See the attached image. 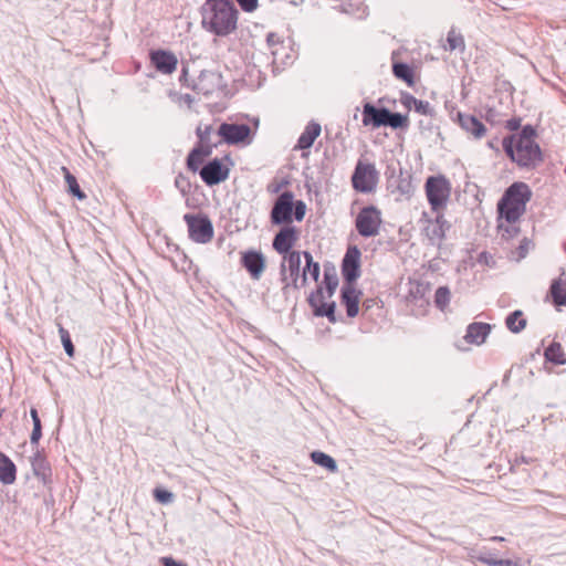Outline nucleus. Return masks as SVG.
Masks as SVG:
<instances>
[{
  "label": "nucleus",
  "mask_w": 566,
  "mask_h": 566,
  "mask_svg": "<svg viewBox=\"0 0 566 566\" xmlns=\"http://www.w3.org/2000/svg\"><path fill=\"white\" fill-rule=\"evenodd\" d=\"M283 189V178L276 176L268 186V191L271 193H279Z\"/></svg>",
  "instance_id": "obj_44"
},
{
  "label": "nucleus",
  "mask_w": 566,
  "mask_h": 566,
  "mask_svg": "<svg viewBox=\"0 0 566 566\" xmlns=\"http://www.w3.org/2000/svg\"><path fill=\"white\" fill-rule=\"evenodd\" d=\"M200 177L208 186H214L228 179L229 169L216 158L201 168Z\"/></svg>",
  "instance_id": "obj_12"
},
{
  "label": "nucleus",
  "mask_w": 566,
  "mask_h": 566,
  "mask_svg": "<svg viewBox=\"0 0 566 566\" xmlns=\"http://www.w3.org/2000/svg\"><path fill=\"white\" fill-rule=\"evenodd\" d=\"M491 539L495 541V542H503L504 537H502V536H493Z\"/></svg>",
  "instance_id": "obj_54"
},
{
  "label": "nucleus",
  "mask_w": 566,
  "mask_h": 566,
  "mask_svg": "<svg viewBox=\"0 0 566 566\" xmlns=\"http://www.w3.org/2000/svg\"><path fill=\"white\" fill-rule=\"evenodd\" d=\"M59 332H60L61 340H62L63 347L65 349V353L70 357H72L74 355V346L72 344L69 332L66 329H64L63 327H60Z\"/></svg>",
  "instance_id": "obj_40"
},
{
  "label": "nucleus",
  "mask_w": 566,
  "mask_h": 566,
  "mask_svg": "<svg viewBox=\"0 0 566 566\" xmlns=\"http://www.w3.org/2000/svg\"><path fill=\"white\" fill-rule=\"evenodd\" d=\"M62 170L64 172V177H65V181H66L69 191L73 196H75L77 199L83 200L86 196L81 190V188H80V186L77 184L76 178L67 170V168L63 167Z\"/></svg>",
  "instance_id": "obj_33"
},
{
  "label": "nucleus",
  "mask_w": 566,
  "mask_h": 566,
  "mask_svg": "<svg viewBox=\"0 0 566 566\" xmlns=\"http://www.w3.org/2000/svg\"><path fill=\"white\" fill-rule=\"evenodd\" d=\"M238 14L232 0H207L201 7V25L217 36H227L237 30Z\"/></svg>",
  "instance_id": "obj_1"
},
{
  "label": "nucleus",
  "mask_w": 566,
  "mask_h": 566,
  "mask_svg": "<svg viewBox=\"0 0 566 566\" xmlns=\"http://www.w3.org/2000/svg\"><path fill=\"white\" fill-rule=\"evenodd\" d=\"M384 126H389L394 129H397V128L406 129L409 127V118L407 115H402L399 113H391L387 109Z\"/></svg>",
  "instance_id": "obj_31"
},
{
  "label": "nucleus",
  "mask_w": 566,
  "mask_h": 566,
  "mask_svg": "<svg viewBox=\"0 0 566 566\" xmlns=\"http://www.w3.org/2000/svg\"><path fill=\"white\" fill-rule=\"evenodd\" d=\"M273 248L280 253L283 254V228L279 230L273 240Z\"/></svg>",
  "instance_id": "obj_46"
},
{
  "label": "nucleus",
  "mask_w": 566,
  "mask_h": 566,
  "mask_svg": "<svg viewBox=\"0 0 566 566\" xmlns=\"http://www.w3.org/2000/svg\"><path fill=\"white\" fill-rule=\"evenodd\" d=\"M499 566H521L517 562L511 560V559H501V563Z\"/></svg>",
  "instance_id": "obj_51"
},
{
  "label": "nucleus",
  "mask_w": 566,
  "mask_h": 566,
  "mask_svg": "<svg viewBox=\"0 0 566 566\" xmlns=\"http://www.w3.org/2000/svg\"><path fill=\"white\" fill-rule=\"evenodd\" d=\"M156 500H158L161 503H168L172 500V493L166 490H155L154 493Z\"/></svg>",
  "instance_id": "obj_45"
},
{
  "label": "nucleus",
  "mask_w": 566,
  "mask_h": 566,
  "mask_svg": "<svg viewBox=\"0 0 566 566\" xmlns=\"http://www.w3.org/2000/svg\"><path fill=\"white\" fill-rule=\"evenodd\" d=\"M434 219H427L423 228L424 234L433 242L443 240L447 230V220L444 219L443 211H433Z\"/></svg>",
  "instance_id": "obj_16"
},
{
  "label": "nucleus",
  "mask_w": 566,
  "mask_h": 566,
  "mask_svg": "<svg viewBox=\"0 0 566 566\" xmlns=\"http://www.w3.org/2000/svg\"><path fill=\"white\" fill-rule=\"evenodd\" d=\"M30 415L33 421V427H41V420L39 418L36 409L32 408Z\"/></svg>",
  "instance_id": "obj_49"
},
{
  "label": "nucleus",
  "mask_w": 566,
  "mask_h": 566,
  "mask_svg": "<svg viewBox=\"0 0 566 566\" xmlns=\"http://www.w3.org/2000/svg\"><path fill=\"white\" fill-rule=\"evenodd\" d=\"M220 84V76L212 71H202L196 80L192 88L199 94L210 95Z\"/></svg>",
  "instance_id": "obj_18"
},
{
  "label": "nucleus",
  "mask_w": 566,
  "mask_h": 566,
  "mask_svg": "<svg viewBox=\"0 0 566 566\" xmlns=\"http://www.w3.org/2000/svg\"><path fill=\"white\" fill-rule=\"evenodd\" d=\"M549 293L556 306H566V273L563 272L553 281Z\"/></svg>",
  "instance_id": "obj_23"
},
{
  "label": "nucleus",
  "mask_w": 566,
  "mask_h": 566,
  "mask_svg": "<svg viewBox=\"0 0 566 566\" xmlns=\"http://www.w3.org/2000/svg\"><path fill=\"white\" fill-rule=\"evenodd\" d=\"M545 360L554 365L566 364V353L560 343L552 342L544 350Z\"/></svg>",
  "instance_id": "obj_24"
},
{
  "label": "nucleus",
  "mask_w": 566,
  "mask_h": 566,
  "mask_svg": "<svg viewBox=\"0 0 566 566\" xmlns=\"http://www.w3.org/2000/svg\"><path fill=\"white\" fill-rule=\"evenodd\" d=\"M271 220L275 224L283 223V193H280L275 200L271 212Z\"/></svg>",
  "instance_id": "obj_37"
},
{
  "label": "nucleus",
  "mask_w": 566,
  "mask_h": 566,
  "mask_svg": "<svg viewBox=\"0 0 566 566\" xmlns=\"http://www.w3.org/2000/svg\"><path fill=\"white\" fill-rule=\"evenodd\" d=\"M369 302H370L369 300L365 301L363 303V306H365L366 308H369L370 307V303Z\"/></svg>",
  "instance_id": "obj_55"
},
{
  "label": "nucleus",
  "mask_w": 566,
  "mask_h": 566,
  "mask_svg": "<svg viewBox=\"0 0 566 566\" xmlns=\"http://www.w3.org/2000/svg\"><path fill=\"white\" fill-rule=\"evenodd\" d=\"M518 125H520V124H518V122H516V120H510V122L507 123V126H509V128H511V129H516V128L518 127Z\"/></svg>",
  "instance_id": "obj_52"
},
{
  "label": "nucleus",
  "mask_w": 566,
  "mask_h": 566,
  "mask_svg": "<svg viewBox=\"0 0 566 566\" xmlns=\"http://www.w3.org/2000/svg\"><path fill=\"white\" fill-rule=\"evenodd\" d=\"M245 12H253L258 8V0H235Z\"/></svg>",
  "instance_id": "obj_43"
},
{
  "label": "nucleus",
  "mask_w": 566,
  "mask_h": 566,
  "mask_svg": "<svg viewBox=\"0 0 566 566\" xmlns=\"http://www.w3.org/2000/svg\"><path fill=\"white\" fill-rule=\"evenodd\" d=\"M457 119L460 127L473 138L481 139L485 136L488 129L478 117L459 112Z\"/></svg>",
  "instance_id": "obj_15"
},
{
  "label": "nucleus",
  "mask_w": 566,
  "mask_h": 566,
  "mask_svg": "<svg viewBox=\"0 0 566 566\" xmlns=\"http://www.w3.org/2000/svg\"><path fill=\"white\" fill-rule=\"evenodd\" d=\"M250 134L251 128L245 124L222 123L218 129V135L229 145L245 142Z\"/></svg>",
  "instance_id": "obj_11"
},
{
  "label": "nucleus",
  "mask_w": 566,
  "mask_h": 566,
  "mask_svg": "<svg viewBox=\"0 0 566 566\" xmlns=\"http://www.w3.org/2000/svg\"><path fill=\"white\" fill-rule=\"evenodd\" d=\"M306 213V205L301 200H294L293 195L285 192V223L292 220L302 221Z\"/></svg>",
  "instance_id": "obj_21"
},
{
  "label": "nucleus",
  "mask_w": 566,
  "mask_h": 566,
  "mask_svg": "<svg viewBox=\"0 0 566 566\" xmlns=\"http://www.w3.org/2000/svg\"><path fill=\"white\" fill-rule=\"evenodd\" d=\"M321 124L315 120H311L310 123H307L304 130L300 135L297 143L293 147V150L302 151V158H307L310 156L311 147L313 146L314 142L321 136Z\"/></svg>",
  "instance_id": "obj_10"
},
{
  "label": "nucleus",
  "mask_w": 566,
  "mask_h": 566,
  "mask_svg": "<svg viewBox=\"0 0 566 566\" xmlns=\"http://www.w3.org/2000/svg\"><path fill=\"white\" fill-rule=\"evenodd\" d=\"M447 42L449 44L450 50H457V49L464 48L463 36L454 31H450L448 33Z\"/></svg>",
  "instance_id": "obj_39"
},
{
  "label": "nucleus",
  "mask_w": 566,
  "mask_h": 566,
  "mask_svg": "<svg viewBox=\"0 0 566 566\" xmlns=\"http://www.w3.org/2000/svg\"><path fill=\"white\" fill-rule=\"evenodd\" d=\"M290 277L296 289L310 283H316L319 275V265L313 262L308 252H291L287 256Z\"/></svg>",
  "instance_id": "obj_4"
},
{
  "label": "nucleus",
  "mask_w": 566,
  "mask_h": 566,
  "mask_svg": "<svg viewBox=\"0 0 566 566\" xmlns=\"http://www.w3.org/2000/svg\"><path fill=\"white\" fill-rule=\"evenodd\" d=\"M520 229L515 223H507L505 219L497 217V232L503 240H511L518 234Z\"/></svg>",
  "instance_id": "obj_32"
},
{
  "label": "nucleus",
  "mask_w": 566,
  "mask_h": 566,
  "mask_svg": "<svg viewBox=\"0 0 566 566\" xmlns=\"http://www.w3.org/2000/svg\"><path fill=\"white\" fill-rule=\"evenodd\" d=\"M491 332V325L488 323H471L464 335V340L470 345H482Z\"/></svg>",
  "instance_id": "obj_19"
},
{
  "label": "nucleus",
  "mask_w": 566,
  "mask_h": 566,
  "mask_svg": "<svg viewBox=\"0 0 566 566\" xmlns=\"http://www.w3.org/2000/svg\"><path fill=\"white\" fill-rule=\"evenodd\" d=\"M211 154V149L203 147L193 148L187 157V166L191 171H197L203 158Z\"/></svg>",
  "instance_id": "obj_29"
},
{
  "label": "nucleus",
  "mask_w": 566,
  "mask_h": 566,
  "mask_svg": "<svg viewBox=\"0 0 566 566\" xmlns=\"http://www.w3.org/2000/svg\"><path fill=\"white\" fill-rule=\"evenodd\" d=\"M360 250L357 247H349L342 263V274L346 283H355L360 275Z\"/></svg>",
  "instance_id": "obj_9"
},
{
  "label": "nucleus",
  "mask_w": 566,
  "mask_h": 566,
  "mask_svg": "<svg viewBox=\"0 0 566 566\" xmlns=\"http://www.w3.org/2000/svg\"><path fill=\"white\" fill-rule=\"evenodd\" d=\"M211 133H212V126L211 125H207L205 127L199 126L197 128V136H198L199 142H200V146L199 147H203L205 149H211L212 150V147L217 146V143H212L211 142V138H210Z\"/></svg>",
  "instance_id": "obj_34"
},
{
  "label": "nucleus",
  "mask_w": 566,
  "mask_h": 566,
  "mask_svg": "<svg viewBox=\"0 0 566 566\" xmlns=\"http://www.w3.org/2000/svg\"><path fill=\"white\" fill-rule=\"evenodd\" d=\"M392 73L397 78L403 81L408 86H415V72L408 64L395 63L392 65Z\"/></svg>",
  "instance_id": "obj_27"
},
{
  "label": "nucleus",
  "mask_w": 566,
  "mask_h": 566,
  "mask_svg": "<svg viewBox=\"0 0 566 566\" xmlns=\"http://www.w3.org/2000/svg\"><path fill=\"white\" fill-rule=\"evenodd\" d=\"M476 558L479 562L488 566H499L501 563V559L495 558L491 554H481Z\"/></svg>",
  "instance_id": "obj_42"
},
{
  "label": "nucleus",
  "mask_w": 566,
  "mask_h": 566,
  "mask_svg": "<svg viewBox=\"0 0 566 566\" xmlns=\"http://www.w3.org/2000/svg\"><path fill=\"white\" fill-rule=\"evenodd\" d=\"M150 59L157 71L164 74H171L177 69L178 60L171 52L158 50L150 54Z\"/></svg>",
  "instance_id": "obj_17"
},
{
  "label": "nucleus",
  "mask_w": 566,
  "mask_h": 566,
  "mask_svg": "<svg viewBox=\"0 0 566 566\" xmlns=\"http://www.w3.org/2000/svg\"><path fill=\"white\" fill-rule=\"evenodd\" d=\"M17 469L14 463L3 453H0V481L12 484L15 481Z\"/></svg>",
  "instance_id": "obj_25"
},
{
  "label": "nucleus",
  "mask_w": 566,
  "mask_h": 566,
  "mask_svg": "<svg viewBox=\"0 0 566 566\" xmlns=\"http://www.w3.org/2000/svg\"><path fill=\"white\" fill-rule=\"evenodd\" d=\"M163 563H164V565H165V566H187V565H185V564H182V563H178V562H176V560H175L174 558H171V557H164V558H163Z\"/></svg>",
  "instance_id": "obj_50"
},
{
  "label": "nucleus",
  "mask_w": 566,
  "mask_h": 566,
  "mask_svg": "<svg viewBox=\"0 0 566 566\" xmlns=\"http://www.w3.org/2000/svg\"><path fill=\"white\" fill-rule=\"evenodd\" d=\"M311 460L316 464L319 465L327 471L334 473L337 471V463L336 461L328 454L322 452V451H313L311 453Z\"/></svg>",
  "instance_id": "obj_28"
},
{
  "label": "nucleus",
  "mask_w": 566,
  "mask_h": 566,
  "mask_svg": "<svg viewBox=\"0 0 566 566\" xmlns=\"http://www.w3.org/2000/svg\"><path fill=\"white\" fill-rule=\"evenodd\" d=\"M176 187L180 188L181 191L185 193L186 189L181 187V181L179 180V177L175 180Z\"/></svg>",
  "instance_id": "obj_53"
},
{
  "label": "nucleus",
  "mask_w": 566,
  "mask_h": 566,
  "mask_svg": "<svg viewBox=\"0 0 566 566\" xmlns=\"http://www.w3.org/2000/svg\"><path fill=\"white\" fill-rule=\"evenodd\" d=\"M387 109L377 108L370 103L364 104L363 107V125L378 128L385 125Z\"/></svg>",
  "instance_id": "obj_20"
},
{
  "label": "nucleus",
  "mask_w": 566,
  "mask_h": 566,
  "mask_svg": "<svg viewBox=\"0 0 566 566\" xmlns=\"http://www.w3.org/2000/svg\"><path fill=\"white\" fill-rule=\"evenodd\" d=\"M350 181L355 191L360 193H373L376 191L379 184V171L374 163L359 158Z\"/></svg>",
  "instance_id": "obj_6"
},
{
  "label": "nucleus",
  "mask_w": 566,
  "mask_h": 566,
  "mask_svg": "<svg viewBox=\"0 0 566 566\" xmlns=\"http://www.w3.org/2000/svg\"><path fill=\"white\" fill-rule=\"evenodd\" d=\"M361 292L354 283H345L342 289V304L346 308V314L349 317L357 316L359 312Z\"/></svg>",
  "instance_id": "obj_14"
},
{
  "label": "nucleus",
  "mask_w": 566,
  "mask_h": 566,
  "mask_svg": "<svg viewBox=\"0 0 566 566\" xmlns=\"http://www.w3.org/2000/svg\"><path fill=\"white\" fill-rule=\"evenodd\" d=\"M300 231L292 227L290 223H285V255L289 252V249L295 243L298 239Z\"/></svg>",
  "instance_id": "obj_38"
},
{
  "label": "nucleus",
  "mask_w": 566,
  "mask_h": 566,
  "mask_svg": "<svg viewBox=\"0 0 566 566\" xmlns=\"http://www.w3.org/2000/svg\"><path fill=\"white\" fill-rule=\"evenodd\" d=\"M324 279H325V284H326V289L324 290V292L327 294L328 297H332V295L338 284L337 277L325 273Z\"/></svg>",
  "instance_id": "obj_41"
},
{
  "label": "nucleus",
  "mask_w": 566,
  "mask_h": 566,
  "mask_svg": "<svg viewBox=\"0 0 566 566\" xmlns=\"http://www.w3.org/2000/svg\"><path fill=\"white\" fill-rule=\"evenodd\" d=\"M329 298L331 297H328L324 292V289L319 286L314 293L310 295L308 303L316 316H327L331 321H335V304L333 302L328 303L327 300Z\"/></svg>",
  "instance_id": "obj_13"
},
{
  "label": "nucleus",
  "mask_w": 566,
  "mask_h": 566,
  "mask_svg": "<svg viewBox=\"0 0 566 566\" xmlns=\"http://www.w3.org/2000/svg\"><path fill=\"white\" fill-rule=\"evenodd\" d=\"M42 437V427H33L31 432L30 441L32 444H36Z\"/></svg>",
  "instance_id": "obj_47"
},
{
  "label": "nucleus",
  "mask_w": 566,
  "mask_h": 566,
  "mask_svg": "<svg viewBox=\"0 0 566 566\" xmlns=\"http://www.w3.org/2000/svg\"><path fill=\"white\" fill-rule=\"evenodd\" d=\"M400 101L401 104L408 109H415L417 113L421 115L430 114L431 107L429 102L427 101L418 99L408 93L402 94Z\"/></svg>",
  "instance_id": "obj_26"
},
{
  "label": "nucleus",
  "mask_w": 566,
  "mask_h": 566,
  "mask_svg": "<svg viewBox=\"0 0 566 566\" xmlns=\"http://www.w3.org/2000/svg\"><path fill=\"white\" fill-rule=\"evenodd\" d=\"M451 293L450 290L446 286H440L437 289L434 294V304L441 311H444L450 303Z\"/></svg>",
  "instance_id": "obj_36"
},
{
  "label": "nucleus",
  "mask_w": 566,
  "mask_h": 566,
  "mask_svg": "<svg viewBox=\"0 0 566 566\" xmlns=\"http://www.w3.org/2000/svg\"><path fill=\"white\" fill-rule=\"evenodd\" d=\"M280 268H281V272H283V261L281 262Z\"/></svg>",
  "instance_id": "obj_56"
},
{
  "label": "nucleus",
  "mask_w": 566,
  "mask_h": 566,
  "mask_svg": "<svg viewBox=\"0 0 566 566\" xmlns=\"http://www.w3.org/2000/svg\"><path fill=\"white\" fill-rule=\"evenodd\" d=\"M534 137V129L526 126L520 134L505 137L502 143L503 149L517 166L535 168L543 161V156Z\"/></svg>",
  "instance_id": "obj_2"
},
{
  "label": "nucleus",
  "mask_w": 566,
  "mask_h": 566,
  "mask_svg": "<svg viewBox=\"0 0 566 566\" xmlns=\"http://www.w3.org/2000/svg\"><path fill=\"white\" fill-rule=\"evenodd\" d=\"M31 465L34 474L36 476H45L49 471V465L44 459V457L36 452L31 459Z\"/></svg>",
  "instance_id": "obj_35"
},
{
  "label": "nucleus",
  "mask_w": 566,
  "mask_h": 566,
  "mask_svg": "<svg viewBox=\"0 0 566 566\" xmlns=\"http://www.w3.org/2000/svg\"><path fill=\"white\" fill-rule=\"evenodd\" d=\"M381 224V211L375 206L361 208L356 216L355 227L361 237L371 238L378 235Z\"/></svg>",
  "instance_id": "obj_7"
},
{
  "label": "nucleus",
  "mask_w": 566,
  "mask_h": 566,
  "mask_svg": "<svg viewBox=\"0 0 566 566\" xmlns=\"http://www.w3.org/2000/svg\"><path fill=\"white\" fill-rule=\"evenodd\" d=\"M184 220L188 226L189 237L197 243H208L213 238V226L207 216L187 213Z\"/></svg>",
  "instance_id": "obj_8"
},
{
  "label": "nucleus",
  "mask_w": 566,
  "mask_h": 566,
  "mask_svg": "<svg viewBox=\"0 0 566 566\" xmlns=\"http://www.w3.org/2000/svg\"><path fill=\"white\" fill-rule=\"evenodd\" d=\"M266 42L269 46L277 44L280 42V36L276 33H269L266 36Z\"/></svg>",
  "instance_id": "obj_48"
},
{
  "label": "nucleus",
  "mask_w": 566,
  "mask_h": 566,
  "mask_svg": "<svg viewBox=\"0 0 566 566\" xmlns=\"http://www.w3.org/2000/svg\"><path fill=\"white\" fill-rule=\"evenodd\" d=\"M242 263L252 277L259 279L263 269L264 260L261 253L250 251L243 254Z\"/></svg>",
  "instance_id": "obj_22"
},
{
  "label": "nucleus",
  "mask_w": 566,
  "mask_h": 566,
  "mask_svg": "<svg viewBox=\"0 0 566 566\" xmlns=\"http://www.w3.org/2000/svg\"><path fill=\"white\" fill-rule=\"evenodd\" d=\"M532 191L527 184L513 182L504 192L497 203V212L507 223H516L526 210Z\"/></svg>",
  "instance_id": "obj_3"
},
{
  "label": "nucleus",
  "mask_w": 566,
  "mask_h": 566,
  "mask_svg": "<svg viewBox=\"0 0 566 566\" xmlns=\"http://www.w3.org/2000/svg\"><path fill=\"white\" fill-rule=\"evenodd\" d=\"M505 324L512 333H520L526 327V319L523 312L517 310L506 317Z\"/></svg>",
  "instance_id": "obj_30"
},
{
  "label": "nucleus",
  "mask_w": 566,
  "mask_h": 566,
  "mask_svg": "<svg viewBox=\"0 0 566 566\" xmlns=\"http://www.w3.org/2000/svg\"><path fill=\"white\" fill-rule=\"evenodd\" d=\"M452 186L443 175L430 176L424 184V192L431 211H444L450 197Z\"/></svg>",
  "instance_id": "obj_5"
}]
</instances>
